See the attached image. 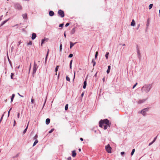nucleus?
Wrapping results in <instances>:
<instances>
[{
  "mask_svg": "<svg viewBox=\"0 0 160 160\" xmlns=\"http://www.w3.org/2000/svg\"><path fill=\"white\" fill-rule=\"evenodd\" d=\"M152 88V86L151 84H146L142 88L141 91L143 93H147L150 91Z\"/></svg>",
  "mask_w": 160,
  "mask_h": 160,
  "instance_id": "1",
  "label": "nucleus"
},
{
  "mask_svg": "<svg viewBox=\"0 0 160 160\" xmlns=\"http://www.w3.org/2000/svg\"><path fill=\"white\" fill-rule=\"evenodd\" d=\"M111 123H109V120L108 119L101 120L99 122V126L102 128V124L108 125V126L110 127Z\"/></svg>",
  "mask_w": 160,
  "mask_h": 160,
  "instance_id": "2",
  "label": "nucleus"
},
{
  "mask_svg": "<svg viewBox=\"0 0 160 160\" xmlns=\"http://www.w3.org/2000/svg\"><path fill=\"white\" fill-rule=\"evenodd\" d=\"M150 109V108H147L142 109L140 112V113L142 114L143 116H145L146 115V112H148Z\"/></svg>",
  "mask_w": 160,
  "mask_h": 160,
  "instance_id": "3",
  "label": "nucleus"
},
{
  "mask_svg": "<svg viewBox=\"0 0 160 160\" xmlns=\"http://www.w3.org/2000/svg\"><path fill=\"white\" fill-rule=\"evenodd\" d=\"M14 8L15 9L18 10H21L22 9L21 6L18 3H16L14 4Z\"/></svg>",
  "mask_w": 160,
  "mask_h": 160,
  "instance_id": "4",
  "label": "nucleus"
},
{
  "mask_svg": "<svg viewBox=\"0 0 160 160\" xmlns=\"http://www.w3.org/2000/svg\"><path fill=\"white\" fill-rule=\"evenodd\" d=\"M38 68V66L36 63H35V62H34V63L33 67V74H34L36 73Z\"/></svg>",
  "mask_w": 160,
  "mask_h": 160,
  "instance_id": "5",
  "label": "nucleus"
},
{
  "mask_svg": "<svg viewBox=\"0 0 160 160\" xmlns=\"http://www.w3.org/2000/svg\"><path fill=\"white\" fill-rule=\"evenodd\" d=\"M58 13L61 18H63L64 16V12L62 10H59L58 11Z\"/></svg>",
  "mask_w": 160,
  "mask_h": 160,
  "instance_id": "6",
  "label": "nucleus"
},
{
  "mask_svg": "<svg viewBox=\"0 0 160 160\" xmlns=\"http://www.w3.org/2000/svg\"><path fill=\"white\" fill-rule=\"evenodd\" d=\"M105 148H106V149L108 153H111V148L110 147L109 145H108L106 146Z\"/></svg>",
  "mask_w": 160,
  "mask_h": 160,
  "instance_id": "7",
  "label": "nucleus"
},
{
  "mask_svg": "<svg viewBox=\"0 0 160 160\" xmlns=\"http://www.w3.org/2000/svg\"><path fill=\"white\" fill-rule=\"evenodd\" d=\"M146 100V99H142V100H139L138 102V103L139 104H140L144 102Z\"/></svg>",
  "mask_w": 160,
  "mask_h": 160,
  "instance_id": "8",
  "label": "nucleus"
},
{
  "mask_svg": "<svg viewBox=\"0 0 160 160\" xmlns=\"http://www.w3.org/2000/svg\"><path fill=\"white\" fill-rule=\"evenodd\" d=\"M76 42L75 43H72V42H70V49H71L74 46V45L76 43Z\"/></svg>",
  "mask_w": 160,
  "mask_h": 160,
  "instance_id": "9",
  "label": "nucleus"
},
{
  "mask_svg": "<svg viewBox=\"0 0 160 160\" xmlns=\"http://www.w3.org/2000/svg\"><path fill=\"white\" fill-rule=\"evenodd\" d=\"M22 16L23 19H27L28 18L27 15L26 13H24L22 15Z\"/></svg>",
  "mask_w": 160,
  "mask_h": 160,
  "instance_id": "10",
  "label": "nucleus"
},
{
  "mask_svg": "<svg viewBox=\"0 0 160 160\" xmlns=\"http://www.w3.org/2000/svg\"><path fill=\"white\" fill-rule=\"evenodd\" d=\"M36 37V35L35 33H33L32 34V40L34 39Z\"/></svg>",
  "mask_w": 160,
  "mask_h": 160,
  "instance_id": "11",
  "label": "nucleus"
},
{
  "mask_svg": "<svg viewBox=\"0 0 160 160\" xmlns=\"http://www.w3.org/2000/svg\"><path fill=\"white\" fill-rule=\"evenodd\" d=\"M72 156L73 157H74L76 156V153L75 151L74 150L72 151Z\"/></svg>",
  "mask_w": 160,
  "mask_h": 160,
  "instance_id": "12",
  "label": "nucleus"
},
{
  "mask_svg": "<svg viewBox=\"0 0 160 160\" xmlns=\"http://www.w3.org/2000/svg\"><path fill=\"white\" fill-rule=\"evenodd\" d=\"M137 54L139 58H140V51L139 50V49H138V48H137Z\"/></svg>",
  "mask_w": 160,
  "mask_h": 160,
  "instance_id": "13",
  "label": "nucleus"
},
{
  "mask_svg": "<svg viewBox=\"0 0 160 160\" xmlns=\"http://www.w3.org/2000/svg\"><path fill=\"white\" fill-rule=\"evenodd\" d=\"M135 22L134 19H132V22H131V26H134L135 25Z\"/></svg>",
  "mask_w": 160,
  "mask_h": 160,
  "instance_id": "14",
  "label": "nucleus"
},
{
  "mask_svg": "<svg viewBox=\"0 0 160 160\" xmlns=\"http://www.w3.org/2000/svg\"><path fill=\"white\" fill-rule=\"evenodd\" d=\"M54 14V12L52 11H51L49 12V15L50 16H52Z\"/></svg>",
  "mask_w": 160,
  "mask_h": 160,
  "instance_id": "15",
  "label": "nucleus"
},
{
  "mask_svg": "<svg viewBox=\"0 0 160 160\" xmlns=\"http://www.w3.org/2000/svg\"><path fill=\"white\" fill-rule=\"evenodd\" d=\"M50 119L49 118H47L46 120V124L48 125L50 122Z\"/></svg>",
  "mask_w": 160,
  "mask_h": 160,
  "instance_id": "16",
  "label": "nucleus"
},
{
  "mask_svg": "<svg viewBox=\"0 0 160 160\" xmlns=\"http://www.w3.org/2000/svg\"><path fill=\"white\" fill-rule=\"evenodd\" d=\"M83 88L84 89H85L86 88L87 86V81L86 80H85L83 83Z\"/></svg>",
  "mask_w": 160,
  "mask_h": 160,
  "instance_id": "17",
  "label": "nucleus"
},
{
  "mask_svg": "<svg viewBox=\"0 0 160 160\" xmlns=\"http://www.w3.org/2000/svg\"><path fill=\"white\" fill-rule=\"evenodd\" d=\"M45 40H48V38H44L43 39H42V43H41V46H42V44L44 43V42L45 41Z\"/></svg>",
  "mask_w": 160,
  "mask_h": 160,
  "instance_id": "18",
  "label": "nucleus"
},
{
  "mask_svg": "<svg viewBox=\"0 0 160 160\" xmlns=\"http://www.w3.org/2000/svg\"><path fill=\"white\" fill-rule=\"evenodd\" d=\"M48 51L47 53V54L45 58V64H46L47 62V59L48 57Z\"/></svg>",
  "mask_w": 160,
  "mask_h": 160,
  "instance_id": "19",
  "label": "nucleus"
},
{
  "mask_svg": "<svg viewBox=\"0 0 160 160\" xmlns=\"http://www.w3.org/2000/svg\"><path fill=\"white\" fill-rule=\"evenodd\" d=\"M15 94H13L12 95L11 98V102H12L13 100V98L15 97Z\"/></svg>",
  "mask_w": 160,
  "mask_h": 160,
  "instance_id": "20",
  "label": "nucleus"
},
{
  "mask_svg": "<svg viewBox=\"0 0 160 160\" xmlns=\"http://www.w3.org/2000/svg\"><path fill=\"white\" fill-rule=\"evenodd\" d=\"M38 142V141L37 139L35 140V142H34L33 146V147H34V146H35Z\"/></svg>",
  "mask_w": 160,
  "mask_h": 160,
  "instance_id": "21",
  "label": "nucleus"
},
{
  "mask_svg": "<svg viewBox=\"0 0 160 160\" xmlns=\"http://www.w3.org/2000/svg\"><path fill=\"white\" fill-rule=\"evenodd\" d=\"M28 124L26 128L23 131V133L24 134L27 131V130L28 128Z\"/></svg>",
  "mask_w": 160,
  "mask_h": 160,
  "instance_id": "22",
  "label": "nucleus"
},
{
  "mask_svg": "<svg viewBox=\"0 0 160 160\" xmlns=\"http://www.w3.org/2000/svg\"><path fill=\"white\" fill-rule=\"evenodd\" d=\"M103 126L104 128L103 129L105 130L107 129L108 128V125H106V124H102V126Z\"/></svg>",
  "mask_w": 160,
  "mask_h": 160,
  "instance_id": "23",
  "label": "nucleus"
},
{
  "mask_svg": "<svg viewBox=\"0 0 160 160\" xmlns=\"http://www.w3.org/2000/svg\"><path fill=\"white\" fill-rule=\"evenodd\" d=\"M92 63H93V67L94 66L96 65V62L93 59L92 60Z\"/></svg>",
  "mask_w": 160,
  "mask_h": 160,
  "instance_id": "24",
  "label": "nucleus"
},
{
  "mask_svg": "<svg viewBox=\"0 0 160 160\" xmlns=\"http://www.w3.org/2000/svg\"><path fill=\"white\" fill-rule=\"evenodd\" d=\"M109 53L108 52H107L106 53V54L105 55V57L106 59H108V55H109Z\"/></svg>",
  "mask_w": 160,
  "mask_h": 160,
  "instance_id": "25",
  "label": "nucleus"
},
{
  "mask_svg": "<svg viewBox=\"0 0 160 160\" xmlns=\"http://www.w3.org/2000/svg\"><path fill=\"white\" fill-rule=\"evenodd\" d=\"M135 149H133L132 150V152H131V154L132 156L133 155V154L135 152Z\"/></svg>",
  "mask_w": 160,
  "mask_h": 160,
  "instance_id": "26",
  "label": "nucleus"
},
{
  "mask_svg": "<svg viewBox=\"0 0 160 160\" xmlns=\"http://www.w3.org/2000/svg\"><path fill=\"white\" fill-rule=\"evenodd\" d=\"M75 32V29L74 28H73L72 29V30L71 31V33L72 34H73V33H74Z\"/></svg>",
  "mask_w": 160,
  "mask_h": 160,
  "instance_id": "27",
  "label": "nucleus"
},
{
  "mask_svg": "<svg viewBox=\"0 0 160 160\" xmlns=\"http://www.w3.org/2000/svg\"><path fill=\"white\" fill-rule=\"evenodd\" d=\"M68 108V104H67L66 105L65 107V110H67Z\"/></svg>",
  "mask_w": 160,
  "mask_h": 160,
  "instance_id": "28",
  "label": "nucleus"
},
{
  "mask_svg": "<svg viewBox=\"0 0 160 160\" xmlns=\"http://www.w3.org/2000/svg\"><path fill=\"white\" fill-rule=\"evenodd\" d=\"M152 6H153V4H150L149 6V9H151L152 7Z\"/></svg>",
  "mask_w": 160,
  "mask_h": 160,
  "instance_id": "29",
  "label": "nucleus"
},
{
  "mask_svg": "<svg viewBox=\"0 0 160 160\" xmlns=\"http://www.w3.org/2000/svg\"><path fill=\"white\" fill-rule=\"evenodd\" d=\"M8 62H9L10 65L11 66L12 65L11 62V61L10 60V59H9V58L8 57Z\"/></svg>",
  "mask_w": 160,
  "mask_h": 160,
  "instance_id": "30",
  "label": "nucleus"
},
{
  "mask_svg": "<svg viewBox=\"0 0 160 160\" xmlns=\"http://www.w3.org/2000/svg\"><path fill=\"white\" fill-rule=\"evenodd\" d=\"M59 67V66H57L56 68L55 69V72H57L58 71V69Z\"/></svg>",
  "mask_w": 160,
  "mask_h": 160,
  "instance_id": "31",
  "label": "nucleus"
},
{
  "mask_svg": "<svg viewBox=\"0 0 160 160\" xmlns=\"http://www.w3.org/2000/svg\"><path fill=\"white\" fill-rule=\"evenodd\" d=\"M62 44H60V47H59V50L60 51H61L62 50Z\"/></svg>",
  "mask_w": 160,
  "mask_h": 160,
  "instance_id": "32",
  "label": "nucleus"
},
{
  "mask_svg": "<svg viewBox=\"0 0 160 160\" xmlns=\"http://www.w3.org/2000/svg\"><path fill=\"white\" fill-rule=\"evenodd\" d=\"M72 60L70 61V68L71 69L72 68Z\"/></svg>",
  "mask_w": 160,
  "mask_h": 160,
  "instance_id": "33",
  "label": "nucleus"
},
{
  "mask_svg": "<svg viewBox=\"0 0 160 160\" xmlns=\"http://www.w3.org/2000/svg\"><path fill=\"white\" fill-rule=\"evenodd\" d=\"M98 52L97 51L96 52V53H95V59H96L97 58V57L98 55Z\"/></svg>",
  "mask_w": 160,
  "mask_h": 160,
  "instance_id": "34",
  "label": "nucleus"
},
{
  "mask_svg": "<svg viewBox=\"0 0 160 160\" xmlns=\"http://www.w3.org/2000/svg\"><path fill=\"white\" fill-rule=\"evenodd\" d=\"M54 130V128H52L49 132V133H52Z\"/></svg>",
  "mask_w": 160,
  "mask_h": 160,
  "instance_id": "35",
  "label": "nucleus"
},
{
  "mask_svg": "<svg viewBox=\"0 0 160 160\" xmlns=\"http://www.w3.org/2000/svg\"><path fill=\"white\" fill-rule=\"evenodd\" d=\"M66 80L68 81H70V79L69 77H68V76H67L66 77Z\"/></svg>",
  "mask_w": 160,
  "mask_h": 160,
  "instance_id": "36",
  "label": "nucleus"
},
{
  "mask_svg": "<svg viewBox=\"0 0 160 160\" xmlns=\"http://www.w3.org/2000/svg\"><path fill=\"white\" fill-rule=\"evenodd\" d=\"M73 56V55L72 54H70L68 56V58H71Z\"/></svg>",
  "mask_w": 160,
  "mask_h": 160,
  "instance_id": "37",
  "label": "nucleus"
},
{
  "mask_svg": "<svg viewBox=\"0 0 160 160\" xmlns=\"http://www.w3.org/2000/svg\"><path fill=\"white\" fill-rule=\"evenodd\" d=\"M38 138V135H36L33 138V139H37V138Z\"/></svg>",
  "mask_w": 160,
  "mask_h": 160,
  "instance_id": "38",
  "label": "nucleus"
},
{
  "mask_svg": "<svg viewBox=\"0 0 160 160\" xmlns=\"http://www.w3.org/2000/svg\"><path fill=\"white\" fill-rule=\"evenodd\" d=\"M34 99L32 98L31 99V102L32 103V104L33 103H34Z\"/></svg>",
  "mask_w": 160,
  "mask_h": 160,
  "instance_id": "39",
  "label": "nucleus"
},
{
  "mask_svg": "<svg viewBox=\"0 0 160 160\" xmlns=\"http://www.w3.org/2000/svg\"><path fill=\"white\" fill-rule=\"evenodd\" d=\"M32 44V42L31 41H29L28 43V45H31Z\"/></svg>",
  "mask_w": 160,
  "mask_h": 160,
  "instance_id": "40",
  "label": "nucleus"
},
{
  "mask_svg": "<svg viewBox=\"0 0 160 160\" xmlns=\"http://www.w3.org/2000/svg\"><path fill=\"white\" fill-rule=\"evenodd\" d=\"M4 115L3 114L2 115V116L0 119V123H1L2 119V118H3V117L4 116Z\"/></svg>",
  "mask_w": 160,
  "mask_h": 160,
  "instance_id": "41",
  "label": "nucleus"
},
{
  "mask_svg": "<svg viewBox=\"0 0 160 160\" xmlns=\"http://www.w3.org/2000/svg\"><path fill=\"white\" fill-rule=\"evenodd\" d=\"M154 142L153 141L152 142H151L149 144V146H150L151 145L152 143H153Z\"/></svg>",
  "mask_w": 160,
  "mask_h": 160,
  "instance_id": "42",
  "label": "nucleus"
},
{
  "mask_svg": "<svg viewBox=\"0 0 160 160\" xmlns=\"http://www.w3.org/2000/svg\"><path fill=\"white\" fill-rule=\"evenodd\" d=\"M137 83H136L133 86V87H132V88L133 89L137 85Z\"/></svg>",
  "mask_w": 160,
  "mask_h": 160,
  "instance_id": "43",
  "label": "nucleus"
},
{
  "mask_svg": "<svg viewBox=\"0 0 160 160\" xmlns=\"http://www.w3.org/2000/svg\"><path fill=\"white\" fill-rule=\"evenodd\" d=\"M63 25H64V24L63 23L60 24L59 25V27H62L63 26Z\"/></svg>",
  "mask_w": 160,
  "mask_h": 160,
  "instance_id": "44",
  "label": "nucleus"
},
{
  "mask_svg": "<svg viewBox=\"0 0 160 160\" xmlns=\"http://www.w3.org/2000/svg\"><path fill=\"white\" fill-rule=\"evenodd\" d=\"M69 25V23H67L66 24L65 27H67Z\"/></svg>",
  "mask_w": 160,
  "mask_h": 160,
  "instance_id": "45",
  "label": "nucleus"
},
{
  "mask_svg": "<svg viewBox=\"0 0 160 160\" xmlns=\"http://www.w3.org/2000/svg\"><path fill=\"white\" fill-rule=\"evenodd\" d=\"M121 154L122 155H123L125 154V152H121Z\"/></svg>",
  "mask_w": 160,
  "mask_h": 160,
  "instance_id": "46",
  "label": "nucleus"
},
{
  "mask_svg": "<svg viewBox=\"0 0 160 160\" xmlns=\"http://www.w3.org/2000/svg\"><path fill=\"white\" fill-rule=\"evenodd\" d=\"M74 77H73V81H74V80L75 78V71H74Z\"/></svg>",
  "mask_w": 160,
  "mask_h": 160,
  "instance_id": "47",
  "label": "nucleus"
},
{
  "mask_svg": "<svg viewBox=\"0 0 160 160\" xmlns=\"http://www.w3.org/2000/svg\"><path fill=\"white\" fill-rule=\"evenodd\" d=\"M110 70L108 69V70L107 71V73L108 74L110 72Z\"/></svg>",
  "mask_w": 160,
  "mask_h": 160,
  "instance_id": "48",
  "label": "nucleus"
},
{
  "mask_svg": "<svg viewBox=\"0 0 160 160\" xmlns=\"http://www.w3.org/2000/svg\"><path fill=\"white\" fill-rule=\"evenodd\" d=\"M8 19H7L4 21H3L4 24L6 23L8 21Z\"/></svg>",
  "mask_w": 160,
  "mask_h": 160,
  "instance_id": "49",
  "label": "nucleus"
},
{
  "mask_svg": "<svg viewBox=\"0 0 160 160\" xmlns=\"http://www.w3.org/2000/svg\"><path fill=\"white\" fill-rule=\"evenodd\" d=\"M21 41H19L18 42V46H19V45L21 43Z\"/></svg>",
  "mask_w": 160,
  "mask_h": 160,
  "instance_id": "50",
  "label": "nucleus"
},
{
  "mask_svg": "<svg viewBox=\"0 0 160 160\" xmlns=\"http://www.w3.org/2000/svg\"><path fill=\"white\" fill-rule=\"evenodd\" d=\"M4 24V23L3 22H2L1 24V25H0V27H1V26H2V25H3Z\"/></svg>",
  "mask_w": 160,
  "mask_h": 160,
  "instance_id": "51",
  "label": "nucleus"
},
{
  "mask_svg": "<svg viewBox=\"0 0 160 160\" xmlns=\"http://www.w3.org/2000/svg\"><path fill=\"white\" fill-rule=\"evenodd\" d=\"M19 116H20V113H18L17 115V117L18 118H19Z\"/></svg>",
  "mask_w": 160,
  "mask_h": 160,
  "instance_id": "52",
  "label": "nucleus"
},
{
  "mask_svg": "<svg viewBox=\"0 0 160 160\" xmlns=\"http://www.w3.org/2000/svg\"><path fill=\"white\" fill-rule=\"evenodd\" d=\"M110 68H111V66H110V65L108 66V69H109V70H110Z\"/></svg>",
  "mask_w": 160,
  "mask_h": 160,
  "instance_id": "53",
  "label": "nucleus"
},
{
  "mask_svg": "<svg viewBox=\"0 0 160 160\" xmlns=\"http://www.w3.org/2000/svg\"><path fill=\"white\" fill-rule=\"evenodd\" d=\"M18 94L20 97H23V96H22L19 93H18Z\"/></svg>",
  "mask_w": 160,
  "mask_h": 160,
  "instance_id": "54",
  "label": "nucleus"
},
{
  "mask_svg": "<svg viewBox=\"0 0 160 160\" xmlns=\"http://www.w3.org/2000/svg\"><path fill=\"white\" fill-rule=\"evenodd\" d=\"M157 138V136H156L155 138H154V140H153V141L155 142V141H156V139Z\"/></svg>",
  "mask_w": 160,
  "mask_h": 160,
  "instance_id": "55",
  "label": "nucleus"
},
{
  "mask_svg": "<svg viewBox=\"0 0 160 160\" xmlns=\"http://www.w3.org/2000/svg\"><path fill=\"white\" fill-rule=\"evenodd\" d=\"M71 158L70 157H68V159H67V160H71Z\"/></svg>",
  "mask_w": 160,
  "mask_h": 160,
  "instance_id": "56",
  "label": "nucleus"
},
{
  "mask_svg": "<svg viewBox=\"0 0 160 160\" xmlns=\"http://www.w3.org/2000/svg\"><path fill=\"white\" fill-rule=\"evenodd\" d=\"M14 125H13V126H15V124H16V121H15V120H14Z\"/></svg>",
  "mask_w": 160,
  "mask_h": 160,
  "instance_id": "57",
  "label": "nucleus"
},
{
  "mask_svg": "<svg viewBox=\"0 0 160 160\" xmlns=\"http://www.w3.org/2000/svg\"><path fill=\"white\" fill-rule=\"evenodd\" d=\"M84 92H82V93L81 94V97H83L84 95Z\"/></svg>",
  "mask_w": 160,
  "mask_h": 160,
  "instance_id": "58",
  "label": "nucleus"
},
{
  "mask_svg": "<svg viewBox=\"0 0 160 160\" xmlns=\"http://www.w3.org/2000/svg\"><path fill=\"white\" fill-rule=\"evenodd\" d=\"M10 112V111H8V117H9V115Z\"/></svg>",
  "mask_w": 160,
  "mask_h": 160,
  "instance_id": "59",
  "label": "nucleus"
},
{
  "mask_svg": "<svg viewBox=\"0 0 160 160\" xmlns=\"http://www.w3.org/2000/svg\"><path fill=\"white\" fill-rule=\"evenodd\" d=\"M46 99L45 101V102H44V103L43 105V108L44 107V106L45 105V103H46Z\"/></svg>",
  "mask_w": 160,
  "mask_h": 160,
  "instance_id": "60",
  "label": "nucleus"
},
{
  "mask_svg": "<svg viewBox=\"0 0 160 160\" xmlns=\"http://www.w3.org/2000/svg\"><path fill=\"white\" fill-rule=\"evenodd\" d=\"M13 75V74L12 73H11V78H12V75Z\"/></svg>",
  "mask_w": 160,
  "mask_h": 160,
  "instance_id": "61",
  "label": "nucleus"
},
{
  "mask_svg": "<svg viewBox=\"0 0 160 160\" xmlns=\"http://www.w3.org/2000/svg\"><path fill=\"white\" fill-rule=\"evenodd\" d=\"M80 140L81 141H82L83 140V139L82 138H80Z\"/></svg>",
  "mask_w": 160,
  "mask_h": 160,
  "instance_id": "62",
  "label": "nucleus"
},
{
  "mask_svg": "<svg viewBox=\"0 0 160 160\" xmlns=\"http://www.w3.org/2000/svg\"><path fill=\"white\" fill-rule=\"evenodd\" d=\"M102 80H103V82H104L105 81V78L104 77L102 78Z\"/></svg>",
  "mask_w": 160,
  "mask_h": 160,
  "instance_id": "63",
  "label": "nucleus"
},
{
  "mask_svg": "<svg viewBox=\"0 0 160 160\" xmlns=\"http://www.w3.org/2000/svg\"><path fill=\"white\" fill-rule=\"evenodd\" d=\"M64 36L65 37H66V35L65 34V32L64 33Z\"/></svg>",
  "mask_w": 160,
  "mask_h": 160,
  "instance_id": "64",
  "label": "nucleus"
}]
</instances>
